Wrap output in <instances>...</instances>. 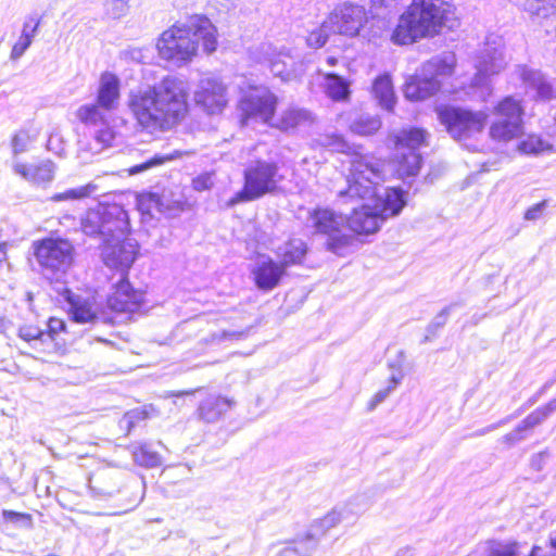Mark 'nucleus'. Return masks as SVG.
I'll return each instance as SVG.
<instances>
[{"mask_svg": "<svg viewBox=\"0 0 556 556\" xmlns=\"http://www.w3.org/2000/svg\"><path fill=\"white\" fill-rule=\"evenodd\" d=\"M105 7L108 13L112 17L118 18L126 13L128 9V0H106Z\"/></svg>", "mask_w": 556, "mask_h": 556, "instance_id": "46", "label": "nucleus"}, {"mask_svg": "<svg viewBox=\"0 0 556 556\" xmlns=\"http://www.w3.org/2000/svg\"><path fill=\"white\" fill-rule=\"evenodd\" d=\"M115 132L110 126L94 129L90 136L78 140V155L87 160L89 156L99 154L110 147L114 140Z\"/></svg>", "mask_w": 556, "mask_h": 556, "instance_id": "20", "label": "nucleus"}, {"mask_svg": "<svg viewBox=\"0 0 556 556\" xmlns=\"http://www.w3.org/2000/svg\"><path fill=\"white\" fill-rule=\"evenodd\" d=\"M402 377L403 376L400 372L393 374L391 376L388 386L384 389H381L378 392H376L372 395V397L370 399V401L368 402V404H367L368 412H372L374 409H376V407L379 404H381L389 397V395L395 390V388L402 380Z\"/></svg>", "mask_w": 556, "mask_h": 556, "instance_id": "41", "label": "nucleus"}, {"mask_svg": "<svg viewBox=\"0 0 556 556\" xmlns=\"http://www.w3.org/2000/svg\"><path fill=\"white\" fill-rule=\"evenodd\" d=\"M232 402L226 397L211 395L199 406V417L206 422L217 421L231 407Z\"/></svg>", "mask_w": 556, "mask_h": 556, "instance_id": "30", "label": "nucleus"}, {"mask_svg": "<svg viewBox=\"0 0 556 556\" xmlns=\"http://www.w3.org/2000/svg\"><path fill=\"white\" fill-rule=\"evenodd\" d=\"M252 61L267 65L270 72L282 80H292L302 73V64H298L288 49H277L269 42H262L249 49Z\"/></svg>", "mask_w": 556, "mask_h": 556, "instance_id": "11", "label": "nucleus"}, {"mask_svg": "<svg viewBox=\"0 0 556 556\" xmlns=\"http://www.w3.org/2000/svg\"><path fill=\"white\" fill-rule=\"evenodd\" d=\"M404 97L410 101H417V77L415 74H408L406 76L403 86Z\"/></svg>", "mask_w": 556, "mask_h": 556, "instance_id": "50", "label": "nucleus"}, {"mask_svg": "<svg viewBox=\"0 0 556 556\" xmlns=\"http://www.w3.org/2000/svg\"><path fill=\"white\" fill-rule=\"evenodd\" d=\"M214 186V175L213 173H203L197 176L192 180V187L195 191H205L210 190Z\"/></svg>", "mask_w": 556, "mask_h": 556, "instance_id": "48", "label": "nucleus"}, {"mask_svg": "<svg viewBox=\"0 0 556 556\" xmlns=\"http://www.w3.org/2000/svg\"><path fill=\"white\" fill-rule=\"evenodd\" d=\"M98 191H99V186L96 182L91 181L85 186L72 188L64 192L55 193L51 197V200L53 202L83 200V199L91 197L92 194L97 193Z\"/></svg>", "mask_w": 556, "mask_h": 556, "instance_id": "38", "label": "nucleus"}, {"mask_svg": "<svg viewBox=\"0 0 556 556\" xmlns=\"http://www.w3.org/2000/svg\"><path fill=\"white\" fill-rule=\"evenodd\" d=\"M320 540L321 539L316 536L311 528H308L306 534L303 538L296 540L292 548L299 556H312L316 551Z\"/></svg>", "mask_w": 556, "mask_h": 556, "instance_id": "40", "label": "nucleus"}, {"mask_svg": "<svg viewBox=\"0 0 556 556\" xmlns=\"http://www.w3.org/2000/svg\"><path fill=\"white\" fill-rule=\"evenodd\" d=\"M333 146L337 150L339 151H343V149L345 148V142L343 141V139L339 136H336L334 137V142H333Z\"/></svg>", "mask_w": 556, "mask_h": 556, "instance_id": "60", "label": "nucleus"}, {"mask_svg": "<svg viewBox=\"0 0 556 556\" xmlns=\"http://www.w3.org/2000/svg\"><path fill=\"white\" fill-rule=\"evenodd\" d=\"M189 87L174 75L163 77L153 86L131 91L128 108L137 123L149 131L169 130L188 113Z\"/></svg>", "mask_w": 556, "mask_h": 556, "instance_id": "1", "label": "nucleus"}, {"mask_svg": "<svg viewBox=\"0 0 556 556\" xmlns=\"http://www.w3.org/2000/svg\"><path fill=\"white\" fill-rule=\"evenodd\" d=\"M516 150L523 155H541L554 151V144L541 134L529 132L517 143Z\"/></svg>", "mask_w": 556, "mask_h": 556, "instance_id": "29", "label": "nucleus"}, {"mask_svg": "<svg viewBox=\"0 0 556 556\" xmlns=\"http://www.w3.org/2000/svg\"><path fill=\"white\" fill-rule=\"evenodd\" d=\"M252 274L258 289L270 291L279 285L286 268L280 263L274 262L271 257L263 255L258 257Z\"/></svg>", "mask_w": 556, "mask_h": 556, "instance_id": "19", "label": "nucleus"}, {"mask_svg": "<svg viewBox=\"0 0 556 556\" xmlns=\"http://www.w3.org/2000/svg\"><path fill=\"white\" fill-rule=\"evenodd\" d=\"M368 201L374 202V205L365 203L359 208H354L346 219L349 228L359 235L376 232L383 220L399 214L404 205L402 193L399 190H384L383 197H374Z\"/></svg>", "mask_w": 556, "mask_h": 556, "instance_id": "4", "label": "nucleus"}, {"mask_svg": "<svg viewBox=\"0 0 556 556\" xmlns=\"http://www.w3.org/2000/svg\"><path fill=\"white\" fill-rule=\"evenodd\" d=\"M131 453L135 463L139 466L154 468L162 465L161 455L153 451L148 443L134 445Z\"/></svg>", "mask_w": 556, "mask_h": 556, "instance_id": "36", "label": "nucleus"}, {"mask_svg": "<svg viewBox=\"0 0 556 556\" xmlns=\"http://www.w3.org/2000/svg\"><path fill=\"white\" fill-rule=\"evenodd\" d=\"M143 294L134 290L129 281L123 276L115 285L113 293L108 299L110 308L116 312L132 313L140 308Z\"/></svg>", "mask_w": 556, "mask_h": 556, "instance_id": "18", "label": "nucleus"}, {"mask_svg": "<svg viewBox=\"0 0 556 556\" xmlns=\"http://www.w3.org/2000/svg\"><path fill=\"white\" fill-rule=\"evenodd\" d=\"M494 119L489 126V138L497 143L516 140L523 131L525 108L514 96H505L492 106Z\"/></svg>", "mask_w": 556, "mask_h": 556, "instance_id": "7", "label": "nucleus"}, {"mask_svg": "<svg viewBox=\"0 0 556 556\" xmlns=\"http://www.w3.org/2000/svg\"><path fill=\"white\" fill-rule=\"evenodd\" d=\"M200 41L207 53L216 50V28L208 18L194 16L184 25H173L160 36L156 48L159 55L181 66L197 55Z\"/></svg>", "mask_w": 556, "mask_h": 556, "instance_id": "2", "label": "nucleus"}, {"mask_svg": "<svg viewBox=\"0 0 556 556\" xmlns=\"http://www.w3.org/2000/svg\"><path fill=\"white\" fill-rule=\"evenodd\" d=\"M455 8L444 0H419V37H434L454 16Z\"/></svg>", "mask_w": 556, "mask_h": 556, "instance_id": "13", "label": "nucleus"}, {"mask_svg": "<svg viewBox=\"0 0 556 556\" xmlns=\"http://www.w3.org/2000/svg\"><path fill=\"white\" fill-rule=\"evenodd\" d=\"M277 556H299L296 552L292 548V546L285 547L281 549Z\"/></svg>", "mask_w": 556, "mask_h": 556, "instance_id": "59", "label": "nucleus"}, {"mask_svg": "<svg viewBox=\"0 0 556 556\" xmlns=\"http://www.w3.org/2000/svg\"><path fill=\"white\" fill-rule=\"evenodd\" d=\"M518 543L515 541L506 544H494L490 547L488 556H520L518 552Z\"/></svg>", "mask_w": 556, "mask_h": 556, "instance_id": "45", "label": "nucleus"}, {"mask_svg": "<svg viewBox=\"0 0 556 556\" xmlns=\"http://www.w3.org/2000/svg\"><path fill=\"white\" fill-rule=\"evenodd\" d=\"M146 418H147L146 412L140 410V409H134L124 415L121 424L122 425L125 424L127 432H129L137 421L143 420Z\"/></svg>", "mask_w": 556, "mask_h": 556, "instance_id": "52", "label": "nucleus"}, {"mask_svg": "<svg viewBox=\"0 0 556 556\" xmlns=\"http://www.w3.org/2000/svg\"><path fill=\"white\" fill-rule=\"evenodd\" d=\"M327 64L330 66H334L338 63V59L334 56H328L326 60Z\"/></svg>", "mask_w": 556, "mask_h": 556, "instance_id": "63", "label": "nucleus"}, {"mask_svg": "<svg viewBox=\"0 0 556 556\" xmlns=\"http://www.w3.org/2000/svg\"><path fill=\"white\" fill-rule=\"evenodd\" d=\"M38 26H39V21H37L33 26L30 25V22L27 21L24 23L22 34L29 35V38L33 39L37 33Z\"/></svg>", "mask_w": 556, "mask_h": 556, "instance_id": "56", "label": "nucleus"}, {"mask_svg": "<svg viewBox=\"0 0 556 556\" xmlns=\"http://www.w3.org/2000/svg\"><path fill=\"white\" fill-rule=\"evenodd\" d=\"M33 39L29 38V35L22 34L18 40L15 42V45L12 48L11 51V59L17 60L20 59L24 52L28 49V47L31 45Z\"/></svg>", "mask_w": 556, "mask_h": 556, "instance_id": "49", "label": "nucleus"}, {"mask_svg": "<svg viewBox=\"0 0 556 556\" xmlns=\"http://www.w3.org/2000/svg\"><path fill=\"white\" fill-rule=\"evenodd\" d=\"M108 112L106 109L94 102L80 105L76 110L75 116L85 126L99 129L109 126Z\"/></svg>", "mask_w": 556, "mask_h": 556, "instance_id": "27", "label": "nucleus"}, {"mask_svg": "<svg viewBox=\"0 0 556 556\" xmlns=\"http://www.w3.org/2000/svg\"><path fill=\"white\" fill-rule=\"evenodd\" d=\"M536 93L541 100H548L553 97V88L547 83H541L536 87Z\"/></svg>", "mask_w": 556, "mask_h": 556, "instance_id": "55", "label": "nucleus"}, {"mask_svg": "<svg viewBox=\"0 0 556 556\" xmlns=\"http://www.w3.org/2000/svg\"><path fill=\"white\" fill-rule=\"evenodd\" d=\"M381 119L379 116L363 114L356 117L350 125L352 132L359 136H370L381 128Z\"/></svg>", "mask_w": 556, "mask_h": 556, "instance_id": "37", "label": "nucleus"}, {"mask_svg": "<svg viewBox=\"0 0 556 556\" xmlns=\"http://www.w3.org/2000/svg\"><path fill=\"white\" fill-rule=\"evenodd\" d=\"M313 122L314 117L307 110L291 108L283 111L280 117L271 125L281 130H289L299 126L312 124Z\"/></svg>", "mask_w": 556, "mask_h": 556, "instance_id": "31", "label": "nucleus"}, {"mask_svg": "<svg viewBox=\"0 0 556 556\" xmlns=\"http://www.w3.org/2000/svg\"><path fill=\"white\" fill-rule=\"evenodd\" d=\"M324 87L327 96L334 101H345L350 97L349 81L337 74H326Z\"/></svg>", "mask_w": 556, "mask_h": 556, "instance_id": "35", "label": "nucleus"}, {"mask_svg": "<svg viewBox=\"0 0 556 556\" xmlns=\"http://www.w3.org/2000/svg\"><path fill=\"white\" fill-rule=\"evenodd\" d=\"M2 516L5 521H10V522H18L21 520L30 521V516L28 514L16 513L13 510L4 509L2 511Z\"/></svg>", "mask_w": 556, "mask_h": 556, "instance_id": "54", "label": "nucleus"}, {"mask_svg": "<svg viewBox=\"0 0 556 556\" xmlns=\"http://www.w3.org/2000/svg\"><path fill=\"white\" fill-rule=\"evenodd\" d=\"M7 260V251L3 247H0V264Z\"/></svg>", "mask_w": 556, "mask_h": 556, "instance_id": "64", "label": "nucleus"}, {"mask_svg": "<svg viewBox=\"0 0 556 556\" xmlns=\"http://www.w3.org/2000/svg\"><path fill=\"white\" fill-rule=\"evenodd\" d=\"M341 523L336 510L332 508L325 516L315 519L309 528L316 536L323 539L331 529Z\"/></svg>", "mask_w": 556, "mask_h": 556, "instance_id": "39", "label": "nucleus"}, {"mask_svg": "<svg viewBox=\"0 0 556 556\" xmlns=\"http://www.w3.org/2000/svg\"><path fill=\"white\" fill-rule=\"evenodd\" d=\"M332 34V30H330L329 27H325V21L321 23V25L312 30L307 38L306 42L309 47L318 49L326 45L328 41L329 36Z\"/></svg>", "mask_w": 556, "mask_h": 556, "instance_id": "43", "label": "nucleus"}, {"mask_svg": "<svg viewBox=\"0 0 556 556\" xmlns=\"http://www.w3.org/2000/svg\"><path fill=\"white\" fill-rule=\"evenodd\" d=\"M45 332L33 325L23 326L18 330V337L26 342L40 341Z\"/></svg>", "mask_w": 556, "mask_h": 556, "instance_id": "47", "label": "nucleus"}, {"mask_svg": "<svg viewBox=\"0 0 556 556\" xmlns=\"http://www.w3.org/2000/svg\"><path fill=\"white\" fill-rule=\"evenodd\" d=\"M306 253L305 243L300 239H292L279 247L276 251L280 264L287 268L291 265L300 264Z\"/></svg>", "mask_w": 556, "mask_h": 556, "instance_id": "32", "label": "nucleus"}, {"mask_svg": "<svg viewBox=\"0 0 556 556\" xmlns=\"http://www.w3.org/2000/svg\"><path fill=\"white\" fill-rule=\"evenodd\" d=\"M244 332L242 331H227L223 330L216 333H212L208 339H206L210 343H219L224 340H239L243 338Z\"/></svg>", "mask_w": 556, "mask_h": 556, "instance_id": "51", "label": "nucleus"}, {"mask_svg": "<svg viewBox=\"0 0 556 556\" xmlns=\"http://www.w3.org/2000/svg\"><path fill=\"white\" fill-rule=\"evenodd\" d=\"M556 412V399L531 412L514 430L504 437V441L511 444L525 438L526 432L542 424L552 413Z\"/></svg>", "mask_w": 556, "mask_h": 556, "instance_id": "22", "label": "nucleus"}, {"mask_svg": "<svg viewBox=\"0 0 556 556\" xmlns=\"http://www.w3.org/2000/svg\"><path fill=\"white\" fill-rule=\"evenodd\" d=\"M81 229L88 236H101L103 240L117 233L129 232V218L125 208L118 203L100 204L89 210L81 219Z\"/></svg>", "mask_w": 556, "mask_h": 556, "instance_id": "8", "label": "nucleus"}, {"mask_svg": "<svg viewBox=\"0 0 556 556\" xmlns=\"http://www.w3.org/2000/svg\"><path fill=\"white\" fill-rule=\"evenodd\" d=\"M89 488L97 497H110L118 491L116 475L111 469H101L89 478Z\"/></svg>", "mask_w": 556, "mask_h": 556, "instance_id": "26", "label": "nucleus"}, {"mask_svg": "<svg viewBox=\"0 0 556 556\" xmlns=\"http://www.w3.org/2000/svg\"><path fill=\"white\" fill-rule=\"evenodd\" d=\"M33 141V137L30 136L28 130L21 129L18 130L12 138V150L13 153L20 154L27 150L29 143Z\"/></svg>", "mask_w": 556, "mask_h": 556, "instance_id": "44", "label": "nucleus"}, {"mask_svg": "<svg viewBox=\"0 0 556 556\" xmlns=\"http://www.w3.org/2000/svg\"><path fill=\"white\" fill-rule=\"evenodd\" d=\"M346 218L330 208H315L308 212L305 225L316 233L328 237V250L342 255L351 245L353 238L343 233Z\"/></svg>", "mask_w": 556, "mask_h": 556, "instance_id": "10", "label": "nucleus"}, {"mask_svg": "<svg viewBox=\"0 0 556 556\" xmlns=\"http://www.w3.org/2000/svg\"><path fill=\"white\" fill-rule=\"evenodd\" d=\"M7 328L8 321L3 317H0V332H3Z\"/></svg>", "mask_w": 556, "mask_h": 556, "instance_id": "62", "label": "nucleus"}, {"mask_svg": "<svg viewBox=\"0 0 556 556\" xmlns=\"http://www.w3.org/2000/svg\"><path fill=\"white\" fill-rule=\"evenodd\" d=\"M243 177V188L228 201V206L255 201L267 193H273L282 180L278 165L263 160L251 162L245 167Z\"/></svg>", "mask_w": 556, "mask_h": 556, "instance_id": "6", "label": "nucleus"}, {"mask_svg": "<svg viewBox=\"0 0 556 556\" xmlns=\"http://www.w3.org/2000/svg\"><path fill=\"white\" fill-rule=\"evenodd\" d=\"M386 162L372 154H355L351 160L349 188L339 192V197L371 200L383 197L384 190L380 182L384 178Z\"/></svg>", "mask_w": 556, "mask_h": 556, "instance_id": "3", "label": "nucleus"}, {"mask_svg": "<svg viewBox=\"0 0 556 556\" xmlns=\"http://www.w3.org/2000/svg\"><path fill=\"white\" fill-rule=\"evenodd\" d=\"M137 244L126 235L114 233L103 240L101 257L110 268L127 270L136 260Z\"/></svg>", "mask_w": 556, "mask_h": 556, "instance_id": "15", "label": "nucleus"}, {"mask_svg": "<svg viewBox=\"0 0 556 556\" xmlns=\"http://www.w3.org/2000/svg\"><path fill=\"white\" fill-rule=\"evenodd\" d=\"M372 94L383 110L388 112L394 111L396 98L389 74H382L374 80Z\"/></svg>", "mask_w": 556, "mask_h": 556, "instance_id": "28", "label": "nucleus"}, {"mask_svg": "<svg viewBox=\"0 0 556 556\" xmlns=\"http://www.w3.org/2000/svg\"><path fill=\"white\" fill-rule=\"evenodd\" d=\"M71 314L73 320L79 324H93L99 319L97 308L88 299L71 298Z\"/></svg>", "mask_w": 556, "mask_h": 556, "instance_id": "34", "label": "nucleus"}, {"mask_svg": "<svg viewBox=\"0 0 556 556\" xmlns=\"http://www.w3.org/2000/svg\"><path fill=\"white\" fill-rule=\"evenodd\" d=\"M390 140L393 143L400 177H414L417 174V129H403L391 135Z\"/></svg>", "mask_w": 556, "mask_h": 556, "instance_id": "14", "label": "nucleus"}, {"mask_svg": "<svg viewBox=\"0 0 556 556\" xmlns=\"http://www.w3.org/2000/svg\"><path fill=\"white\" fill-rule=\"evenodd\" d=\"M417 38V4L416 0L400 16L399 23L392 34V41L395 45H412Z\"/></svg>", "mask_w": 556, "mask_h": 556, "instance_id": "24", "label": "nucleus"}, {"mask_svg": "<svg viewBox=\"0 0 556 556\" xmlns=\"http://www.w3.org/2000/svg\"><path fill=\"white\" fill-rule=\"evenodd\" d=\"M549 137H551L552 139H555V140H556V116H555V119H554L553 125L551 126Z\"/></svg>", "mask_w": 556, "mask_h": 556, "instance_id": "61", "label": "nucleus"}, {"mask_svg": "<svg viewBox=\"0 0 556 556\" xmlns=\"http://www.w3.org/2000/svg\"><path fill=\"white\" fill-rule=\"evenodd\" d=\"M341 523L354 522L366 509V502L362 495L351 496L348 501L333 507Z\"/></svg>", "mask_w": 556, "mask_h": 556, "instance_id": "33", "label": "nucleus"}, {"mask_svg": "<svg viewBox=\"0 0 556 556\" xmlns=\"http://www.w3.org/2000/svg\"><path fill=\"white\" fill-rule=\"evenodd\" d=\"M13 169L15 174L34 185L49 184L54 177V164L51 161L39 164L15 163Z\"/></svg>", "mask_w": 556, "mask_h": 556, "instance_id": "25", "label": "nucleus"}, {"mask_svg": "<svg viewBox=\"0 0 556 556\" xmlns=\"http://www.w3.org/2000/svg\"><path fill=\"white\" fill-rule=\"evenodd\" d=\"M178 155H180V153L177 151L175 152V154H168V155L155 154L151 159L142 162L141 164L130 167L128 169V174L129 175L140 174L142 172L151 169L152 167L163 165L167 161H172V160L176 159Z\"/></svg>", "mask_w": 556, "mask_h": 556, "instance_id": "42", "label": "nucleus"}, {"mask_svg": "<svg viewBox=\"0 0 556 556\" xmlns=\"http://www.w3.org/2000/svg\"><path fill=\"white\" fill-rule=\"evenodd\" d=\"M121 98V80L112 72H103L99 78L96 102L106 111L117 108Z\"/></svg>", "mask_w": 556, "mask_h": 556, "instance_id": "21", "label": "nucleus"}, {"mask_svg": "<svg viewBox=\"0 0 556 556\" xmlns=\"http://www.w3.org/2000/svg\"><path fill=\"white\" fill-rule=\"evenodd\" d=\"M367 23L365 7L352 2L337 4L325 18V27H329L333 35L348 38L359 36Z\"/></svg>", "mask_w": 556, "mask_h": 556, "instance_id": "12", "label": "nucleus"}, {"mask_svg": "<svg viewBox=\"0 0 556 556\" xmlns=\"http://www.w3.org/2000/svg\"><path fill=\"white\" fill-rule=\"evenodd\" d=\"M33 250L41 274L49 279L61 280L74 266L76 249L68 239L45 238L35 241Z\"/></svg>", "mask_w": 556, "mask_h": 556, "instance_id": "5", "label": "nucleus"}, {"mask_svg": "<svg viewBox=\"0 0 556 556\" xmlns=\"http://www.w3.org/2000/svg\"><path fill=\"white\" fill-rule=\"evenodd\" d=\"M277 105V97L265 88H256L247 94L240 102L242 123L249 119L261 121L265 124H273L274 113Z\"/></svg>", "mask_w": 556, "mask_h": 556, "instance_id": "16", "label": "nucleus"}, {"mask_svg": "<svg viewBox=\"0 0 556 556\" xmlns=\"http://www.w3.org/2000/svg\"><path fill=\"white\" fill-rule=\"evenodd\" d=\"M546 203H547V201L543 200V201L532 205L531 207H529L525 212V219H527V220L538 219L540 217L542 210L546 206Z\"/></svg>", "mask_w": 556, "mask_h": 556, "instance_id": "53", "label": "nucleus"}, {"mask_svg": "<svg viewBox=\"0 0 556 556\" xmlns=\"http://www.w3.org/2000/svg\"><path fill=\"white\" fill-rule=\"evenodd\" d=\"M437 115L446 131L456 140H466L483 131L488 115L482 111H473L455 105H440Z\"/></svg>", "mask_w": 556, "mask_h": 556, "instance_id": "9", "label": "nucleus"}, {"mask_svg": "<svg viewBox=\"0 0 556 556\" xmlns=\"http://www.w3.org/2000/svg\"><path fill=\"white\" fill-rule=\"evenodd\" d=\"M194 99L207 113H220L228 102L226 86L216 78H203L199 83Z\"/></svg>", "mask_w": 556, "mask_h": 556, "instance_id": "17", "label": "nucleus"}, {"mask_svg": "<svg viewBox=\"0 0 556 556\" xmlns=\"http://www.w3.org/2000/svg\"><path fill=\"white\" fill-rule=\"evenodd\" d=\"M400 0H371L375 5L390 8L395 5Z\"/></svg>", "mask_w": 556, "mask_h": 556, "instance_id": "57", "label": "nucleus"}, {"mask_svg": "<svg viewBox=\"0 0 556 556\" xmlns=\"http://www.w3.org/2000/svg\"><path fill=\"white\" fill-rule=\"evenodd\" d=\"M429 77L419 79V100L440 90L442 79L454 72V64L439 60L427 65Z\"/></svg>", "mask_w": 556, "mask_h": 556, "instance_id": "23", "label": "nucleus"}, {"mask_svg": "<svg viewBox=\"0 0 556 556\" xmlns=\"http://www.w3.org/2000/svg\"><path fill=\"white\" fill-rule=\"evenodd\" d=\"M395 556H415V549L414 547H403L396 552Z\"/></svg>", "mask_w": 556, "mask_h": 556, "instance_id": "58", "label": "nucleus"}]
</instances>
